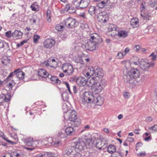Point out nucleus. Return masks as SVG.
I'll return each instance as SVG.
<instances>
[{
    "mask_svg": "<svg viewBox=\"0 0 157 157\" xmlns=\"http://www.w3.org/2000/svg\"><path fill=\"white\" fill-rule=\"evenodd\" d=\"M102 42V39L97 34H91L89 40L85 44H82V47L86 50L93 51L95 50L98 44Z\"/></svg>",
    "mask_w": 157,
    "mask_h": 157,
    "instance_id": "f257e3e1",
    "label": "nucleus"
},
{
    "mask_svg": "<svg viewBox=\"0 0 157 157\" xmlns=\"http://www.w3.org/2000/svg\"><path fill=\"white\" fill-rule=\"evenodd\" d=\"M91 142L90 139H88L87 137L85 136L81 139L75 138L73 139L72 144L73 146L75 147V151L79 152L83 151L85 149L90 148V143Z\"/></svg>",
    "mask_w": 157,
    "mask_h": 157,
    "instance_id": "f03ea898",
    "label": "nucleus"
},
{
    "mask_svg": "<svg viewBox=\"0 0 157 157\" xmlns=\"http://www.w3.org/2000/svg\"><path fill=\"white\" fill-rule=\"evenodd\" d=\"M89 87L85 86L84 87L79 88L78 90L81 96V98L83 104L93 102L94 100V96L93 94L89 91Z\"/></svg>",
    "mask_w": 157,
    "mask_h": 157,
    "instance_id": "7ed1b4c3",
    "label": "nucleus"
},
{
    "mask_svg": "<svg viewBox=\"0 0 157 157\" xmlns=\"http://www.w3.org/2000/svg\"><path fill=\"white\" fill-rule=\"evenodd\" d=\"M69 113V119L66 120V122L68 123L71 122L72 125H73L74 126L78 127L80 122V119L77 118L76 112L74 110H70Z\"/></svg>",
    "mask_w": 157,
    "mask_h": 157,
    "instance_id": "20e7f679",
    "label": "nucleus"
},
{
    "mask_svg": "<svg viewBox=\"0 0 157 157\" xmlns=\"http://www.w3.org/2000/svg\"><path fill=\"white\" fill-rule=\"evenodd\" d=\"M140 75L139 71L136 68H132L128 71L126 75H124V78H129L130 79H134L138 78Z\"/></svg>",
    "mask_w": 157,
    "mask_h": 157,
    "instance_id": "39448f33",
    "label": "nucleus"
},
{
    "mask_svg": "<svg viewBox=\"0 0 157 157\" xmlns=\"http://www.w3.org/2000/svg\"><path fill=\"white\" fill-rule=\"evenodd\" d=\"M11 98V94L7 93L6 94H2L0 95V105L9 106L8 102L10 101Z\"/></svg>",
    "mask_w": 157,
    "mask_h": 157,
    "instance_id": "423d86ee",
    "label": "nucleus"
},
{
    "mask_svg": "<svg viewBox=\"0 0 157 157\" xmlns=\"http://www.w3.org/2000/svg\"><path fill=\"white\" fill-rule=\"evenodd\" d=\"M104 72L102 68L97 67L94 70V77L92 78L91 81H94L95 80H98L101 78L104 75Z\"/></svg>",
    "mask_w": 157,
    "mask_h": 157,
    "instance_id": "0eeeda50",
    "label": "nucleus"
},
{
    "mask_svg": "<svg viewBox=\"0 0 157 157\" xmlns=\"http://www.w3.org/2000/svg\"><path fill=\"white\" fill-rule=\"evenodd\" d=\"M109 19L108 14L104 11L100 10L99 11L98 16V19L99 22L102 23H105Z\"/></svg>",
    "mask_w": 157,
    "mask_h": 157,
    "instance_id": "6e6552de",
    "label": "nucleus"
},
{
    "mask_svg": "<svg viewBox=\"0 0 157 157\" xmlns=\"http://www.w3.org/2000/svg\"><path fill=\"white\" fill-rule=\"evenodd\" d=\"M63 23L66 26L69 28L75 27L78 24V22L76 21L71 18L66 19L63 21Z\"/></svg>",
    "mask_w": 157,
    "mask_h": 157,
    "instance_id": "1a4fd4ad",
    "label": "nucleus"
},
{
    "mask_svg": "<svg viewBox=\"0 0 157 157\" xmlns=\"http://www.w3.org/2000/svg\"><path fill=\"white\" fill-rule=\"evenodd\" d=\"M90 83L92 85L91 90L93 93L96 94L99 93L102 90V86H99L96 83V81H90Z\"/></svg>",
    "mask_w": 157,
    "mask_h": 157,
    "instance_id": "9d476101",
    "label": "nucleus"
},
{
    "mask_svg": "<svg viewBox=\"0 0 157 157\" xmlns=\"http://www.w3.org/2000/svg\"><path fill=\"white\" fill-rule=\"evenodd\" d=\"M140 64V68L144 71H146L150 67H152L154 64L150 63L147 60L141 59Z\"/></svg>",
    "mask_w": 157,
    "mask_h": 157,
    "instance_id": "9b49d317",
    "label": "nucleus"
},
{
    "mask_svg": "<svg viewBox=\"0 0 157 157\" xmlns=\"http://www.w3.org/2000/svg\"><path fill=\"white\" fill-rule=\"evenodd\" d=\"M62 69L64 73H67V75H71L72 74L74 69L72 66L69 63H66L63 64Z\"/></svg>",
    "mask_w": 157,
    "mask_h": 157,
    "instance_id": "f8f14e48",
    "label": "nucleus"
},
{
    "mask_svg": "<svg viewBox=\"0 0 157 157\" xmlns=\"http://www.w3.org/2000/svg\"><path fill=\"white\" fill-rule=\"evenodd\" d=\"M76 82L80 86L79 88L81 87H84L86 86L85 85L87 82V80L84 77L79 76L76 78Z\"/></svg>",
    "mask_w": 157,
    "mask_h": 157,
    "instance_id": "ddd939ff",
    "label": "nucleus"
},
{
    "mask_svg": "<svg viewBox=\"0 0 157 157\" xmlns=\"http://www.w3.org/2000/svg\"><path fill=\"white\" fill-rule=\"evenodd\" d=\"M107 146L106 142L103 141L100 139L97 140L96 142V147L99 150L104 149Z\"/></svg>",
    "mask_w": 157,
    "mask_h": 157,
    "instance_id": "4468645a",
    "label": "nucleus"
},
{
    "mask_svg": "<svg viewBox=\"0 0 157 157\" xmlns=\"http://www.w3.org/2000/svg\"><path fill=\"white\" fill-rule=\"evenodd\" d=\"M55 44V40L52 39H47L46 40L44 43V47L46 48H52Z\"/></svg>",
    "mask_w": 157,
    "mask_h": 157,
    "instance_id": "2eb2a0df",
    "label": "nucleus"
},
{
    "mask_svg": "<svg viewBox=\"0 0 157 157\" xmlns=\"http://www.w3.org/2000/svg\"><path fill=\"white\" fill-rule=\"evenodd\" d=\"M48 77L50 79L51 83L56 85H60L61 83V81L56 76H52L51 75H48Z\"/></svg>",
    "mask_w": 157,
    "mask_h": 157,
    "instance_id": "dca6fc26",
    "label": "nucleus"
},
{
    "mask_svg": "<svg viewBox=\"0 0 157 157\" xmlns=\"http://www.w3.org/2000/svg\"><path fill=\"white\" fill-rule=\"evenodd\" d=\"M38 75L42 78L48 77L49 74L48 73L46 70L44 69H40L38 72Z\"/></svg>",
    "mask_w": 157,
    "mask_h": 157,
    "instance_id": "f3484780",
    "label": "nucleus"
},
{
    "mask_svg": "<svg viewBox=\"0 0 157 157\" xmlns=\"http://www.w3.org/2000/svg\"><path fill=\"white\" fill-rule=\"evenodd\" d=\"M23 33L20 31L16 30L13 33V37L15 40L22 38Z\"/></svg>",
    "mask_w": 157,
    "mask_h": 157,
    "instance_id": "a211bd4d",
    "label": "nucleus"
},
{
    "mask_svg": "<svg viewBox=\"0 0 157 157\" xmlns=\"http://www.w3.org/2000/svg\"><path fill=\"white\" fill-rule=\"evenodd\" d=\"M124 81L126 82V85L128 87L133 88L135 86L133 79H130L128 78H124Z\"/></svg>",
    "mask_w": 157,
    "mask_h": 157,
    "instance_id": "6ab92c4d",
    "label": "nucleus"
},
{
    "mask_svg": "<svg viewBox=\"0 0 157 157\" xmlns=\"http://www.w3.org/2000/svg\"><path fill=\"white\" fill-rule=\"evenodd\" d=\"M94 100L93 102L94 103H96L98 105H102L104 101V99L103 97L100 96L95 97H94Z\"/></svg>",
    "mask_w": 157,
    "mask_h": 157,
    "instance_id": "aec40b11",
    "label": "nucleus"
},
{
    "mask_svg": "<svg viewBox=\"0 0 157 157\" xmlns=\"http://www.w3.org/2000/svg\"><path fill=\"white\" fill-rule=\"evenodd\" d=\"M65 132L67 135H72L75 133V130L73 127L69 126L66 128Z\"/></svg>",
    "mask_w": 157,
    "mask_h": 157,
    "instance_id": "412c9836",
    "label": "nucleus"
},
{
    "mask_svg": "<svg viewBox=\"0 0 157 157\" xmlns=\"http://www.w3.org/2000/svg\"><path fill=\"white\" fill-rule=\"evenodd\" d=\"M108 2L109 0H101L97 4V6L99 8H103L107 6Z\"/></svg>",
    "mask_w": 157,
    "mask_h": 157,
    "instance_id": "4be33fe9",
    "label": "nucleus"
},
{
    "mask_svg": "<svg viewBox=\"0 0 157 157\" xmlns=\"http://www.w3.org/2000/svg\"><path fill=\"white\" fill-rule=\"evenodd\" d=\"M130 25L133 28H137L139 26L138 19L136 18L132 19L130 21Z\"/></svg>",
    "mask_w": 157,
    "mask_h": 157,
    "instance_id": "5701e85b",
    "label": "nucleus"
},
{
    "mask_svg": "<svg viewBox=\"0 0 157 157\" xmlns=\"http://www.w3.org/2000/svg\"><path fill=\"white\" fill-rule=\"evenodd\" d=\"M90 3V0H81L79 7L81 8L84 9L88 6Z\"/></svg>",
    "mask_w": 157,
    "mask_h": 157,
    "instance_id": "b1692460",
    "label": "nucleus"
},
{
    "mask_svg": "<svg viewBox=\"0 0 157 157\" xmlns=\"http://www.w3.org/2000/svg\"><path fill=\"white\" fill-rule=\"evenodd\" d=\"M18 71L16 73V77L18 78L19 80H22L24 78L25 74L22 71Z\"/></svg>",
    "mask_w": 157,
    "mask_h": 157,
    "instance_id": "393cba45",
    "label": "nucleus"
},
{
    "mask_svg": "<svg viewBox=\"0 0 157 157\" xmlns=\"http://www.w3.org/2000/svg\"><path fill=\"white\" fill-rule=\"evenodd\" d=\"M96 83L99 86H102V88H104L106 85V81L104 79H99L97 80H95Z\"/></svg>",
    "mask_w": 157,
    "mask_h": 157,
    "instance_id": "a878e982",
    "label": "nucleus"
},
{
    "mask_svg": "<svg viewBox=\"0 0 157 157\" xmlns=\"http://www.w3.org/2000/svg\"><path fill=\"white\" fill-rule=\"evenodd\" d=\"M117 35L119 37L125 38L128 36V33L125 30H120L118 32Z\"/></svg>",
    "mask_w": 157,
    "mask_h": 157,
    "instance_id": "bb28decb",
    "label": "nucleus"
},
{
    "mask_svg": "<svg viewBox=\"0 0 157 157\" xmlns=\"http://www.w3.org/2000/svg\"><path fill=\"white\" fill-rule=\"evenodd\" d=\"M108 152L111 154H113L116 151V147L113 145H110L108 147H107Z\"/></svg>",
    "mask_w": 157,
    "mask_h": 157,
    "instance_id": "cd10ccee",
    "label": "nucleus"
},
{
    "mask_svg": "<svg viewBox=\"0 0 157 157\" xmlns=\"http://www.w3.org/2000/svg\"><path fill=\"white\" fill-rule=\"evenodd\" d=\"M131 59L133 63L135 65H140V62L141 60V59H140L136 56H134Z\"/></svg>",
    "mask_w": 157,
    "mask_h": 157,
    "instance_id": "c85d7f7f",
    "label": "nucleus"
},
{
    "mask_svg": "<svg viewBox=\"0 0 157 157\" xmlns=\"http://www.w3.org/2000/svg\"><path fill=\"white\" fill-rule=\"evenodd\" d=\"M25 142L27 145L33 146L34 144V141L33 138H29L25 140Z\"/></svg>",
    "mask_w": 157,
    "mask_h": 157,
    "instance_id": "c756f323",
    "label": "nucleus"
},
{
    "mask_svg": "<svg viewBox=\"0 0 157 157\" xmlns=\"http://www.w3.org/2000/svg\"><path fill=\"white\" fill-rule=\"evenodd\" d=\"M4 47L9 48V46L8 44L7 43L2 40H0V49H2L3 50H2V51H4V49H3V48Z\"/></svg>",
    "mask_w": 157,
    "mask_h": 157,
    "instance_id": "7c9ffc66",
    "label": "nucleus"
},
{
    "mask_svg": "<svg viewBox=\"0 0 157 157\" xmlns=\"http://www.w3.org/2000/svg\"><path fill=\"white\" fill-rule=\"evenodd\" d=\"M96 9L95 6H90L88 12L91 16H93L95 13Z\"/></svg>",
    "mask_w": 157,
    "mask_h": 157,
    "instance_id": "2f4dec72",
    "label": "nucleus"
},
{
    "mask_svg": "<svg viewBox=\"0 0 157 157\" xmlns=\"http://www.w3.org/2000/svg\"><path fill=\"white\" fill-rule=\"evenodd\" d=\"M86 70L91 76L94 75V69L93 67L88 68Z\"/></svg>",
    "mask_w": 157,
    "mask_h": 157,
    "instance_id": "473e14b6",
    "label": "nucleus"
},
{
    "mask_svg": "<svg viewBox=\"0 0 157 157\" xmlns=\"http://www.w3.org/2000/svg\"><path fill=\"white\" fill-rule=\"evenodd\" d=\"M73 147H67L66 151V153L67 155H69L73 152Z\"/></svg>",
    "mask_w": 157,
    "mask_h": 157,
    "instance_id": "72a5a7b5",
    "label": "nucleus"
},
{
    "mask_svg": "<svg viewBox=\"0 0 157 157\" xmlns=\"http://www.w3.org/2000/svg\"><path fill=\"white\" fill-rule=\"evenodd\" d=\"M75 61L77 63H80L81 64H84L83 61L81 57H78L75 59Z\"/></svg>",
    "mask_w": 157,
    "mask_h": 157,
    "instance_id": "f704fd0d",
    "label": "nucleus"
},
{
    "mask_svg": "<svg viewBox=\"0 0 157 157\" xmlns=\"http://www.w3.org/2000/svg\"><path fill=\"white\" fill-rule=\"evenodd\" d=\"M65 131L63 130V131H60L58 133V137H59L60 138H64L66 137V136L65 134L64 133Z\"/></svg>",
    "mask_w": 157,
    "mask_h": 157,
    "instance_id": "c9c22d12",
    "label": "nucleus"
},
{
    "mask_svg": "<svg viewBox=\"0 0 157 157\" xmlns=\"http://www.w3.org/2000/svg\"><path fill=\"white\" fill-rule=\"evenodd\" d=\"M36 2H35L31 5L30 7L33 11H35L37 10V8L38 6L36 4Z\"/></svg>",
    "mask_w": 157,
    "mask_h": 157,
    "instance_id": "e433bc0d",
    "label": "nucleus"
},
{
    "mask_svg": "<svg viewBox=\"0 0 157 157\" xmlns=\"http://www.w3.org/2000/svg\"><path fill=\"white\" fill-rule=\"evenodd\" d=\"M125 55L123 52H118L117 55V57L118 59H122Z\"/></svg>",
    "mask_w": 157,
    "mask_h": 157,
    "instance_id": "4c0bfd02",
    "label": "nucleus"
},
{
    "mask_svg": "<svg viewBox=\"0 0 157 157\" xmlns=\"http://www.w3.org/2000/svg\"><path fill=\"white\" fill-rule=\"evenodd\" d=\"M64 28V26L63 25L59 24L56 25V29L58 31H61Z\"/></svg>",
    "mask_w": 157,
    "mask_h": 157,
    "instance_id": "58836bf2",
    "label": "nucleus"
},
{
    "mask_svg": "<svg viewBox=\"0 0 157 157\" xmlns=\"http://www.w3.org/2000/svg\"><path fill=\"white\" fill-rule=\"evenodd\" d=\"M62 108L63 109L64 113H67L68 110V107L66 104H63L62 106Z\"/></svg>",
    "mask_w": 157,
    "mask_h": 157,
    "instance_id": "ea45409f",
    "label": "nucleus"
},
{
    "mask_svg": "<svg viewBox=\"0 0 157 157\" xmlns=\"http://www.w3.org/2000/svg\"><path fill=\"white\" fill-rule=\"evenodd\" d=\"M81 0H73V3L76 7L79 6Z\"/></svg>",
    "mask_w": 157,
    "mask_h": 157,
    "instance_id": "a19ab883",
    "label": "nucleus"
},
{
    "mask_svg": "<svg viewBox=\"0 0 157 157\" xmlns=\"http://www.w3.org/2000/svg\"><path fill=\"white\" fill-rule=\"evenodd\" d=\"M40 36L37 35H34L33 38V41L34 43H36L38 42V40L40 39Z\"/></svg>",
    "mask_w": 157,
    "mask_h": 157,
    "instance_id": "79ce46f5",
    "label": "nucleus"
},
{
    "mask_svg": "<svg viewBox=\"0 0 157 157\" xmlns=\"http://www.w3.org/2000/svg\"><path fill=\"white\" fill-rule=\"evenodd\" d=\"M157 130V125H154L153 126L150 127L148 128L149 131L150 132H152V130L156 131Z\"/></svg>",
    "mask_w": 157,
    "mask_h": 157,
    "instance_id": "37998d69",
    "label": "nucleus"
},
{
    "mask_svg": "<svg viewBox=\"0 0 157 157\" xmlns=\"http://www.w3.org/2000/svg\"><path fill=\"white\" fill-rule=\"evenodd\" d=\"M6 36L8 38H10L13 37V33H12L11 31H9L6 32L5 33Z\"/></svg>",
    "mask_w": 157,
    "mask_h": 157,
    "instance_id": "c03bdc74",
    "label": "nucleus"
},
{
    "mask_svg": "<svg viewBox=\"0 0 157 157\" xmlns=\"http://www.w3.org/2000/svg\"><path fill=\"white\" fill-rule=\"evenodd\" d=\"M62 83L65 84L66 85L69 93L70 94H71V92L70 90V86L68 82H63Z\"/></svg>",
    "mask_w": 157,
    "mask_h": 157,
    "instance_id": "a18cd8bd",
    "label": "nucleus"
},
{
    "mask_svg": "<svg viewBox=\"0 0 157 157\" xmlns=\"http://www.w3.org/2000/svg\"><path fill=\"white\" fill-rule=\"evenodd\" d=\"M145 3H142L140 6V11L141 12H144L145 9Z\"/></svg>",
    "mask_w": 157,
    "mask_h": 157,
    "instance_id": "49530a36",
    "label": "nucleus"
},
{
    "mask_svg": "<svg viewBox=\"0 0 157 157\" xmlns=\"http://www.w3.org/2000/svg\"><path fill=\"white\" fill-rule=\"evenodd\" d=\"M18 70H19L18 69H17V70H15L13 71V72L10 73V75H9L8 76L7 78H10V77H12V76H13L14 75H15L16 73V72H17V71Z\"/></svg>",
    "mask_w": 157,
    "mask_h": 157,
    "instance_id": "de8ad7c7",
    "label": "nucleus"
},
{
    "mask_svg": "<svg viewBox=\"0 0 157 157\" xmlns=\"http://www.w3.org/2000/svg\"><path fill=\"white\" fill-rule=\"evenodd\" d=\"M84 75L88 78H90V77L91 76L89 73L86 70L85 71H84L83 73Z\"/></svg>",
    "mask_w": 157,
    "mask_h": 157,
    "instance_id": "09e8293b",
    "label": "nucleus"
},
{
    "mask_svg": "<svg viewBox=\"0 0 157 157\" xmlns=\"http://www.w3.org/2000/svg\"><path fill=\"white\" fill-rule=\"evenodd\" d=\"M130 49L128 47L126 48L124 51V53L125 55L127 53H128Z\"/></svg>",
    "mask_w": 157,
    "mask_h": 157,
    "instance_id": "8fccbe9b",
    "label": "nucleus"
},
{
    "mask_svg": "<svg viewBox=\"0 0 157 157\" xmlns=\"http://www.w3.org/2000/svg\"><path fill=\"white\" fill-rule=\"evenodd\" d=\"M31 147H25V148L27 150L32 151L36 148V147L35 146H31Z\"/></svg>",
    "mask_w": 157,
    "mask_h": 157,
    "instance_id": "3c124183",
    "label": "nucleus"
},
{
    "mask_svg": "<svg viewBox=\"0 0 157 157\" xmlns=\"http://www.w3.org/2000/svg\"><path fill=\"white\" fill-rule=\"evenodd\" d=\"M134 140V139L132 137H128L126 140V141L129 142H132Z\"/></svg>",
    "mask_w": 157,
    "mask_h": 157,
    "instance_id": "603ef678",
    "label": "nucleus"
},
{
    "mask_svg": "<svg viewBox=\"0 0 157 157\" xmlns=\"http://www.w3.org/2000/svg\"><path fill=\"white\" fill-rule=\"evenodd\" d=\"M65 10H66L67 11H69V10L70 9V5L69 4H67L66 5L65 8Z\"/></svg>",
    "mask_w": 157,
    "mask_h": 157,
    "instance_id": "864d4df0",
    "label": "nucleus"
},
{
    "mask_svg": "<svg viewBox=\"0 0 157 157\" xmlns=\"http://www.w3.org/2000/svg\"><path fill=\"white\" fill-rule=\"evenodd\" d=\"M124 97L125 98H128L129 97V94L128 92H125L124 95Z\"/></svg>",
    "mask_w": 157,
    "mask_h": 157,
    "instance_id": "5fc2aeb1",
    "label": "nucleus"
},
{
    "mask_svg": "<svg viewBox=\"0 0 157 157\" xmlns=\"http://www.w3.org/2000/svg\"><path fill=\"white\" fill-rule=\"evenodd\" d=\"M73 90L74 92V93L75 94H76L78 92V91L77 90L76 86H73Z\"/></svg>",
    "mask_w": 157,
    "mask_h": 157,
    "instance_id": "6e6d98bb",
    "label": "nucleus"
},
{
    "mask_svg": "<svg viewBox=\"0 0 157 157\" xmlns=\"http://www.w3.org/2000/svg\"><path fill=\"white\" fill-rule=\"evenodd\" d=\"M0 136L3 139H4L5 137H6V136L5 135L4 133L0 131Z\"/></svg>",
    "mask_w": 157,
    "mask_h": 157,
    "instance_id": "4d7b16f0",
    "label": "nucleus"
},
{
    "mask_svg": "<svg viewBox=\"0 0 157 157\" xmlns=\"http://www.w3.org/2000/svg\"><path fill=\"white\" fill-rule=\"evenodd\" d=\"M152 56V59L154 60L155 59L156 57L157 56L155 55L153 53H151V55L150 56Z\"/></svg>",
    "mask_w": 157,
    "mask_h": 157,
    "instance_id": "13d9d810",
    "label": "nucleus"
},
{
    "mask_svg": "<svg viewBox=\"0 0 157 157\" xmlns=\"http://www.w3.org/2000/svg\"><path fill=\"white\" fill-rule=\"evenodd\" d=\"M152 119L151 117H147L146 119V121L148 122H150L152 121Z\"/></svg>",
    "mask_w": 157,
    "mask_h": 157,
    "instance_id": "bf43d9fd",
    "label": "nucleus"
},
{
    "mask_svg": "<svg viewBox=\"0 0 157 157\" xmlns=\"http://www.w3.org/2000/svg\"><path fill=\"white\" fill-rule=\"evenodd\" d=\"M143 145V144L142 143L139 142L137 143L136 144V147L137 148L138 147H140Z\"/></svg>",
    "mask_w": 157,
    "mask_h": 157,
    "instance_id": "052dcab7",
    "label": "nucleus"
},
{
    "mask_svg": "<svg viewBox=\"0 0 157 157\" xmlns=\"http://www.w3.org/2000/svg\"><path fill=\"white\" fill-rule=\"evenodd\" d=\"M35 17L34 16L32 18L30 19V21H32L33 23H36V19H35Z\"/></svg>",
    "mask_w": 157,
    "mask_h": 157,
    "instance_id": "680f3d73",
    "label": "nucleus"
},
{
    "mask_svg": "<svg viewBox=\"0 0 157 157\" xmlns=\"http://www.w3.org/2000/svg\"><path fill=\"white\" fill-rule=\"evenodd\" d=\"M136 50L137 51H139L141 49V48L139 45H137L135 46Z\"/></svg>",
    "mask_w": 157,
    "mask_h": 157,
    "instance_id": "e2e57ef3",
    "label": "nucleus"
},
{
    "mask_svg": "<svg viewBox=\"0 0 157 157\" xmlns=\"http://www.w3.org/2000/svg\"><path fill=\"white\" fill-rule=\"evenodd\" d=\"M79 152H78L75 154L74 155V157H81V155L78 153Z\"/></svg>",
    "mask_w": 157,
    "mask_h": 157,
    "instance_id": "0e129e2a",
    "label": "nucleus"
},
{
    "mask_svg": "<svg viewBox=\"0 0 157 157\" xmlns=\"http://www.w3.org/2000/svg\"><path fill=\"white\" fill-rule=\"evenodd\" d=\"M115 30L116 29V28H112V27L109 26V28L108 30L109 31H113L114 30Z\"/></svg>",
    "mask_w": 157,
    "mask_h": 157,
    "instance_id": "69168bd1",
    "label": "nucleus"
},
{
    "mask_svg": "<svg viewBox=\"0 0 157 157\" xmlns=\"http://www.w3.org/2000/svg\"><path fill=\"white\" fill-rule=\"evenodd\" d=\"M47 18L48 22H50L51 21V18L50 15H48V16H47Z\"/></svg>",
    "mask_w": 157,
    "mask_h": 157,
    "instance_id": "338daca9",
    "label": "nucleus"
},
{
    "mask_svg": "<svg viewBox=\"0 0 157 157\" xmlns=\"http://www.w3.org/2000/svg\"><path fill=\"white\" fill-rule=\"evenodd\" d=\"M45 155V154H43L42 153H41L40 154H39L36 157H43Z\"/></svg>",
    "mask_w": 157,
    "mask_h": 157,
    "instance_id": "774afa93",
    "label": "nucleus"
}]
</instances>
